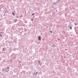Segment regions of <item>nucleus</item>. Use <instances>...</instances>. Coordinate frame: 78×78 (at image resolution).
<instances>
[{"label":"nucleus","instance_id":"obj_3","mask_svg":"<svg viewBox=\"0 0 78 78\" xmlns=\"http://www.w3.org/2000/svg\"><path fill=\"white\" fill-rule=\"evenodd\" d=\"M5 72H7V73H8V72H9V70H8L7 69H6L5 68Z\"/></svg>","mask_w":78,"mask_h":78},{"label":"nucleus","instance_id":"obj_9","mask_svg":"<svg viewBox=\"0 0 78 78\" xmlns=\"http://www.w3.org/2000/svg\"><path fill=\"white\" fill-rule=\"evenodd\" d=\"M7 69H9V67H7Z\"/></svg>","mask_w":78,"mask_h":78},{"label":"nucleus","instance_id":"obj_17","mask_svg":"<svg viewBox=\"0 0 78 78\" xmlns=\"http://www.w3.org/2000/svg\"><path fill=\"white\" fill-rule=\"evenodd\" d=\"M52 8H54V7L53 6H52Z\"/></svg>","mask_w":78,"mask_h":78},{"label":"nucleus","instance_id":"obj_1","mask_svg":"<svg viewBox=\"0 0 78 78\" xmlns=\"http://www.w3.org/2000/svg\"><path fill=\"white\" fill-rule=\"evenodd\" d=\"M68 27L70 30H72V26L71 25H69L68 26Z\"/></svg>","mask_w":78,"mask_h":78},{"label":"nucleus","instance_id":"obj_16","mask_svg":"<svg viewBox=\"0 0 78 78\" xmlns=\"http://www.w3.org/2000/svg\"><path fill=\"white\" fill-rule=\"evenodd\" d=\"M75 25H77V23H75Z\"/></svg>","mask_w":78,"mask_h":78},{"label":"nucleus","instance_id":"obj_4","mask_svg":"<svg viewBox=\"0 0 78 78\" xmlns=\"http://www.w3.org/2000/svg\"><path fill=\"white\" fill-rule=\"evenodd\" d=\"M14 21L15 22H16L17 21V19H16L15 20H14Z\"/></svg>","mask_w":78,"mask_h":78},{"label":"nucleus","instance_id":"obj_5","mask_svg":"<svg viewBox=\"0 0 78 78\" xmlns=\"http://www.w3.org/2000/svg\"><path fill=\"white\" fill-rule=\"evenodd\" d=\"M2 50L3 51H5V48H3Z\"/></svg>","mask_w":78,"mask_h":78},{"label":"nucleus","instance_id":"obj_10","mask_svg":"<svg viewBox=\"0 0 78 78\" xmlns=\"http://www.w3.org/2000/svg\"><path fill=\"white\" fill-rule=\"evenodd\" d=\"M12 14H13V15H14V16H15V14H14V13L13 12V13H12Z\"/></svg>","mask_w":78,"mask_h":78},{"label":"nucleus","instance_id":"obj_8","mask_svg":"<svg viewBox=\"0 0 78 78\" xmlns=\"http://www.w3.org/2000/svg\"><path fill=\"white\" fill-rule=\"evenodd\" d=\"M33 75H37V73L33 74Z\"/></svg>","mask_w":78,"mask_h":78},{"label":"nucleus","instance_id":"obj_14","mask_svg":"<svg viewBox=\"0 0 78 78\" xmlns=\"http://www.w3.org/2000/svg\"><path fill=\"white\" fill-rule=\"evenodd\" d=\"M4 71H5V70H4V69H3V70H2V72H4Z\"/></svg>","mask_w":78,"mask_h":78},{"label":"nucleus","instance_id":"obj_18","mask_svg":"<svg viewBox=\"0 0 78 78\" xmlns=\"http://www.w3.org/2000/svg\"><path fill=\"white\" fill-rule=\"evenodd\" d=\"M36 73H37V72Z\"/></svg>","mask_w":78,"mask_h":78},{"label":"nucleus","instance_id":"obj_11","mask_svg":"<svg viewBox=\"0 0 78 78\" xmlns=\"http://www.w3.org/2000/svg\"><path fill=\"white\" fill-rule=\"evenodd\" d=\"M0 36H1V37H2V34H0Z\"/></svg>","mask_w":78,"mask_h":78},{"label":"nucleus","instance_id":"obj_12","mask_svg":"<svg viewBox=\"0 0 78 78\" xmlns=\"http://www.w3.org/2000/svg\"><path fill=\"white\" fill-rule=\"evenodd\" d=\"M54 5H56V2H54Z\"/></svg>","mask_w":78,"mask_h":78},{"label":"nucleus","instance_id":"obj_7","mask_svg":"<svg viewBox=\"0 0 78 78\" xmlns=\"http://www.w3.org/2000/svg\"><path fill=\"white\" fill-rule=\"evenodd\" d=\"M34 13H33L32 15H31V16H33V15H34Z\"/></svg>","mask_w":78,"mask_h":78},{"label":"nucleus","instance_id":"obj_6","mask_svg":"<svg viewBox=\"0 0 78 78\" xmlns=\"http://www.w3.org/2000/svg\"><path fill=\"white\" fill-rule=\"evenodd\" d=\"M38 40H41V37H40L39 36L38 37Z\"/></svg>","mask_w":78,"mask_h":78},{"label":"nucleus","instance_id":"obj_2","mask_svg":"<svg viewBox=\"0 0 78 78\" xmlns=\"http://www.w3.org/2000/svg\"><path fill=\"white\" fill-rule=\"evenodd\" d=\"M38 62L39 64V65H40V66H41V65H42V63L40 61H38Z\"/></svg>","mask_w":78,"mask_h":78},{"label":"nucleus","instance_id":"obj_13","mask_svg":"<svg viewBox=\"0 0 78 78\" xmlns=\"http://www.w3.org/2000/svg\"><path fill=\"white\" fill-rule=\"evenodd\" d=\"M50 33H52V31H50Z\"/></svg>","mask_w":78,"mask_h":78},{"label":"nucleus","instance_id":"obj_15","mask_svg":"<svg viewBox=\"0 0 78 78\" xmlns=\"http://www.w3.org/2000/svg\"><path fill=\"white\" fill-rule=\"evenodd\" d=\"M33 20H34L33 19H32L31 20V21H33Z\"/></svg>","mask_w":78,"mask_h":78}]
</instances>
